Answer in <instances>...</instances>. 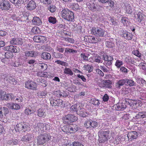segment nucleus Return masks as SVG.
Returning a JSON list of instances; mask_svg holds the SVG:
<instances>
[{"instance_id": "1", "label": "nucleus", "mask_w": 146, "mask_h": 146, "mask_svg": "<svg viewBox=\"0 0 146 146\" xmlns=\"http://www.w3.org/2000/svg\"><path fill=\"white\" fill-rule=\"evenodd\" d=\"M91 33L96 36L99 37H104L106 35L107 33L105 30L99 27H93L91 31Z\"/></svg>"}, {"instance_id": "2", "label": "nucleus", "mask_w": 146, "mask_h": 146, "mask_svg": "<svg viewBox=\"0 0 146 146\" xmlns=\"http://www.w3.org/2000/svg\"><path fill=\"white\" fill-rule=\"evenodd\" d=\"M109 131H100L98 132L99 140L100 142H103L106 141L108 137Z\"/></svg>"}, {"instance_id": "3", "label": "nucleus", "mask_w": 146, "mask_h": 146, "mask_svg": "<svg viewBox=\"0 0 146 146\" xmlns=\"http://www.w3.org/2000/svg\"><path fill=\"white\" fill-rule=\"evenodd\" d=\"M63 119L65 123H70L77 121L78 118L74 115L70 114L64 116Z\"/></svg>"}, {"instance_id": "4", "label": "nucleus", "mask_w": 146, "mask_h": 146, "mask_svg": "<svg viewBox=\"0 0 146 146\" xmlns=\"http://www.w3.org/2000/svg\"><path fill=\"white\" fill-rule=\"evenodd\" d=\"M49 139L47 135L46 134H42L37 138V143L38 145H43Z\"/></svg>"}, {"instance_id": "5", "label": "nucleus", "mask_w": 146, "mask_h": 146, "mask_svg": "<svg viewBox=\"0 0 146 146\" xmlns=\"http://www.w3.org/2000/svg\"><path fill=\"white\" fill-rule=\"evenodd\" d=\"M27 125L25 123L22 122L17 124L15 127V129L16 131L25 132L27 130Z\"/></svg>"}, {"instance_id": "6", "label": "nucleus", "mask_w": 146, "mask_h": 146, "mask_svg": "<svg viewBox=\"0 0 146 146\" xmlns=\"http://www.w3.org/2000/svg\"><path fill=\"white\" fill-rule=\"evenodd\" d=\"M50 104L52 106L62 107L63 101L61 100H55L52 97L50 99Z\"/></svg>"}, {"instance_id": "7", "label": "nucleus", "mask_w": 146, "mask_h": 146, "mask_svg": "<svg viewBox=\"0 0 146 146\" xmlns=\"http://www.w3.org/2000/svg\"><path fill=\"white\" fill-rule=\"evenodd\" d=\"M11 5L9 1L6 0H2L0 1V8L2 9L7 11L10 8Z\"/></svg>"}, {"instance_id": "8", "label": "nucleus", "mask_w": 146, "mask_h": 146, "mask_svg": "<svg viewBox=\"0 0 146 146\" xmlns=\"http://www.w3.org/2000/svg\"><path fill=\"white\" fill-rule=\"evenodd\" d=\"M26 88L33 90L37 89V84L34 82L28 81L26 82L25 84Z\"/></svg>"}, {"instance_id": "9", "label": "nucleus", "mask_w": 146, "mask_h": 146, "mask_svg": "<svg viewBox=\"0 0 146 146\" xmlns=\"http://www.w3.org/2000/svg\"><path fill=\"white\" fill-rule=\"evenodd\" d=\"M88 8L92 11H98L99 9V5H98L96 3L94 2H90L87 5Z\"/></svg>"}, {"instance_id": "10", "label": "nucleus", "mask_w": 146, "mask_h": 146, "mask_svg": "<svg viewBox=\"0 0 146 146\" xmlns=\"http://www.w3.org/2000/svg\"><path fill=\"white\" fill-rule=\"evenodd\" d=\"M33 40L34 41L37 42L44 43L46 41V38L42 36H34Z\"/></svg>"}, {"instance_id": "11", "label": "nucleus", "mask_w": 146, "mask_h": 146, "mask_svg": "<svg viewBox=\"0 0 146 146\" xmlns=\"http://www.w3.org/2000/svg\"><path fill=\"white\" fill-rule=\"evenodd\" d=\"M34 136L33 134L28 133L26 135H24L21 138L22 141L27 142L33 139Z\"/></svg>"}, {"instance_id": "12", "label": "nucleus", "mask_w": 146, "mask_h": 146, "mask_svg": "<svg viewBox=\"0 0 146 146\" xmlns=\"http://www.w3.org/2000/svg\"><path fill=\"white\" fill-rule=\"evenodd\" d=\"M4 80L5 81H6L7 83H9L13 85H15L17 83V81L10 76L6 77L4 78Z\"/></svg>"}, {"instance_id": "13", "label": "nucleus", "mask_w": 146, "mask_h": 146, "mask_svg": "<svg viewBox=\"0 0 146 146\" xmlns=\"http://www.w3.org/2000/svg\"><path fill=\"white\" fill-rule=\"evenodd\" d=\"M9 108L12 110H18L20 108V106L17 104L14 103H8L6 105Z\"/></svg>"}, {"instance_id": "14", "label": "nucleus", "mask_w": 146, "mask_h": 146, "mask_svg": "<svg viewBox=\"0 0 146 146\" xmlns=\"http://www.w3.org/2000/svg\"><path fill=\"white\" fill-rule=\"evenodd\" d=\"M65 20L69 21L74 22V16L73 12L71 11L70 13L66 15L64 19Z\"/></svg>"}, {"instance_id": "15", "label": "nucleus", "mask_w": 146, "mask_h": 146, "mask_svg": "<svg viewBox=\"0 0 146 146\" xmlns=\"http://www.w3.org/2000/svg\"><path fill=\"white\" fill-rule=\"evenodd\" d=\"M36 7V4L33 1H31L28 4L27 8L28 10H32L35 9Z\"/></svg>"}, {"instance_id": "16", "label": "nucleus", "mask_w": 146, "mask_h": 146, "mask_svg": "<svg viewBox=\"0 0 146 146\" xmlns=\"http://www.w3.org/2000/svg\"><path fill=\"white\" fill-rule=\"evenodd\" d=\"M137 133L135 131L129 132L127 135L128 138L131 139L136 138L137 137Z\"/></svg>"}, {"instance_id": "17", "label": "nucleus", "mask_w": 146, "mask_h": 146, "mask_svg": "<svg viewBox=\"0 0 146 146\" xmlns=\"http://www.w3.org/2000/svg\"><path fill=\"white\" fill-rule=\"evenodd\" d=\"M25 53L26 56H31L33 57H36L38 54V52L33 51H26L25 52Z\"/></svg>"}, {"instance_id": "18", "label": "nucleus", "mask_w": 146, "mask_h": 146, "mask_svg": "<svg viewBox=\"0 0 146 146\" xmlns=\"http://www.w3.org/2000/svg\"><path fill=\"white\" fill-rule=\"evenodd\" d=\"M133 5L131 4L125 3V9L126 12L129 14H131L132 12Z\"/></svg>"}, {"instance_id": "19", "label": "nucleus", "mask_w": 146, "mask_h": 146, "mask_svg": "<svg viewBox=\"0 0 146 146\" xmlns=\"http://www.w3.org/2000/svg\"><path fill=\"white\" fill-rule=\"evenodd\" d=\"M32 22L33 24L35 25H40L42 23L40 18L37 17H34L32 20Z\"/></svg>"}, {"instance_id": "20", "label": "nucleus", "mask_w": 146, "mask_h": 146, "mask_svg": "<svg viewBox=\"0 0 146 146\" xmlns=\"http://www.w3.org/2000/svg\"><path fill=\"white\" fill-rule=\"evenodd\" d=\"M122 36L125 39L128 40H131L133 37L131 33L127 32H124L122 35Z\"/></svg>"}, {"instance_id": "21", "label": "nucleus", "mask_w": 146, "mask_h": 146, "mask_svg": "<svg viewBox=\"0 0 146 146\" xmlns=\"http://www.w3.org/2000/svg\"><path fill=\"white\" fill-rule=\"evenodd\" d=\"M69 126L70 133H74L77 131L78 129V127L77 125L75 124H71Z\"/></svg>"}, {"instance_id": "22", "label": "nucleus", "mask_w": 146, "mask_h": 146, "mask_svg": "<svg viewBox=\"0 0 146 146\" xmlns=\"http://www.w3.org/2000/svg\"><path fill=\"white\" fill-rule=\"evenodd\" d=\"M101 39L100 38L96 36L95 37L94 36H91L89 38V41L91 43H96L100 41Z\"/></svg>"}, {"instance_id": "23", "label": "nucleus", "mask_w": 146, "mask_h": 146, "mask_svg": "<svg viewBox=\"0 0 146 146\" xmlns=\"http://www.w3.org/2000/svg\"><path fill=\"white\" fill-rule=\"evenodd\" d=\"M125 79H123L119 80L115 84V87L118 89L121 88V86H123L126 83Z\"/></svg>"}, {"instance_id": "24", "label": "nucleus", "mask_w": 146, "mask_h": 146, "mask_svg": "<svg viewBox=\"0 0 146 146\" xmlns=\"http://www.w3.org/2000/svg\"><path fill=\"white\" fill-rule=\"evenodd\" d=\"M145 17L141 12H139L138 13L135 15V17L137 18V21L139 23H140L144 19Z\"/></svg>"}, {"instance_id": "25", "label": "nucleus", "mask_w": 146, "mask_h": 146, "mask_svg": "<svg viewBox=\"0 0 146 146\" xmlns=\"http://www.w3.org/2000/svg\"><path fill=\"white\" fill-rule=\"evenodd\" d=\"M13 97V94H5L4 95L3 94L2 95V96H1V98L2 99L6 100H8L10 99H11L12 100H13L14 99Z\"/></svg>"}, {"instance_id": "26", "label": "nucleus", "mask_w": 146, "mask_h": 146, "mask_svg": "<svg viewBox=\"0 0 146 146\" xmlns=\"http://www.w3.org/2000/svg\"><path fill=\"white\" fill-rule=\"evenodd\" d=\"M116 107L118 110H123L126 107L125 103H118L116 105Z\"/></svg>"}, {"instance_id": "27", "label": "nucleus", "mask_w": 146, "mask_h": 146, "mask_svg": "<svg viewBox=\"0 0 146 146\" xmlns=\"http://www.w3.org/2000/svg\"><path fill=\"white\" fill-rule=\"evenodd\" d=\"M136 119L146 118V111H143L139 112L135 116Z\"/></svg>"}, {"instance_id": "28", "label": "nucleus", "mask_w": 146, "mask_h": 146, "mask_svg": "<svg viewBox=\"0 0 146 146\" xmlns=\"http://www.w3.org/2000/svg\"><path fill=\"white\" fill-rule=\"evenodd\" d=\"M10 43L11 44H21L22 42L19 39L13 38L10 41Z\"/></svg>"}, {"instance_id": "29", "label": "nucleus", "mask_w": 146, "mask_h": 146, "mask_svg": "<svg viewBox=\"0 0 146 146\" xmlns=\"http://www.w3.org/2000/svg\"><path fill=\"white\" fill-rule=\"evenodd\" d=\"M38 115L40 117H44L46 115V113L44 109L40 108L38 111Z\"/></svg>"}, {"instance_id": "30", "label": "nucleus", "mask_w": 146, "mask_h": 146, "mask_svg": "<svg viewBox=\"0 0 146 146\" xmlns=\"http://www.w3.org/2000/svg\"><path fill=\"white\" fill-rule=\"evenodd\" d=\"M125 80L126 83L130 87L135 86L136 85L135 82L131 79H126Z\"/></svg>"}, {"instance_id": "31", "label": "nucleus", "mask_w": 146, "mask_h": 146, "mask_svg": "<svg viewBox=\"0 0 146 146\" xmlns=\"http://www.w3.org/2000/svg\"><path fill=\"white\" fill-rule=\"evenodd\" d=\"M0 108L1 113L2 115V117L4 116H6L9 112L8 108L5 107H1Z\"/></svg>"}, {"instance_id": "32", "label": "nucleus", "mask_w": 146, "mask_h": 146, "mask_svg": "<svg viewBox=\"0 0 146 146\" xmlns=\"http://www.w3.org/2000/svg\"><path fill=\"white\" fill-rule=\"evenodd\" d=\"M71 11L67 9H63L61 13L62 17L63 19H64L66 15L68 14V13H70Z\"/></svg>"}, {"instance_id": "33", "label": "nucleus", "mask_w": 146, "mask_h": 146, "mask_svg": "<svg viewBox=\"0 0 146 146\" xmlns=\"http://www.w3.org/2000/svg\"><path fill=\"white\" fill-rule=\"evenodd\" d=\"M41 57L44 60H48L51 58V56L49 53L44 52L42 53Z\"/></svg>"}, {"instance_id": "34", "label": "nucleus", "mask_w": 146, "mask_h": 146, "mask_svg": "<svg viewBox=\"0 0 146 146\" xmlns=\"http://www.w3.org/2000/svg\"><path fill=\"white\" fill-rule=\"evenodd\" d=\"M76 113L79 115L81 116L84 117H86V113L85 112V110L84 108L81 109L80 110H77L76 111Z\"/></svg>"}, {"instance_id": "35", "label": "nucleus", "mask_w": 146, "mask_h": 146, "mask_svg": "<svg viewBox=\"0 0 146 146\" xmlns=\"http://www.w3.org/2000/svg\"><path fill=\"white\" fill-rule=\"evenodd\" d=\"M64 73L66 75H69L71 76H72L73 74L72 70L67 67H66L64 69Z\"/></svg>"}, {"instance_id": "36", "label": "nucleus", "mask_w": 146, "mask_h": 146, "mask_svg": "<svg viewBox=\"0 0 146 146\" xmlns=\"http://www.w3.org/2000/svg\"><path fill=\"white\" fill-rule=\"evenodd\" d=\"M66 146H84L80 142H74L72 144L68 143Z\"/></svg>"}, {"instance_id": "37", "label": "nucleus", "mask_w": 146, "mask_h": 146, "mask_svg": "<svg viewBox=\"0 0 146 146\" xmlns=\"http://www.w3.org/2000/svg\"><path fill=\"white\" fill-rule=\"evenodd\" d=\"M121 23L124 25L127 26V24H129L128 19L126 17H122L121 18Z\"/></svg>"}, {"instance_id": "38", "label": "nucleus", "mask_w": 146, "mask_h": 146, "mask_svg": "<svg viewBox=\"0 0 146 146\" xmlns=\"http://www.w3.org/2000/svg\"><path fill=\"white\" fill-rule=\"evenodd\" d=\"M31 32L34 34H38L40 32V29L36 27H35L33 28L31 30Z\"/></svg>"}, {"instance_id": "39", "label": "nucleus", "mask_w": 146, "mask_h": 146, "mask_svg": "<svg viewBox=\"0 0 146 146\" xmlns=\"http://www.w3.org/2000/svg\"><path fill=\"white\" fill-rule=\"evenodd\" d=\"M103 59L105 61H112L113 58L112 56H110L107 55L106 54L104 55L103 56Z\"/></svg>"}, {"instance_id": "40", "label": "nucleus", "mask_w": 146, "mask_h": 146, "mask_svg": "<svg viewBox=\"0 0 146 146\" xmlns=\"http://www.w3.org/2000/svg\"><path fill=\"white\" fill-rule=\"evenodd\" d=\"M47 92L45 91H42L41 92H40L37 93V96L39 98H41L43 96H45L47 95Z\"/></svg>"}, {"instance_id": "41", "label": "nucleus", "mask_w": 146, "mask_h": 146, "mask_svg": "<svg viewBox=\"0 0 146 146\" xmlns=\"http://www.w3.org/2000/svg\"><path fill=\"white\" fill-rule=\"evenodd\" d=\"M123 62L120 60H116L115 65L118 68H119L123 64Z\"/></svg>"}, {"instance_id": "42", "label": "nucleus", "mask_w": 146, "mask_h": 146, "mask_svg": "<svg viewBox=\"0 0 146 146\" xmlns=\"http://www.w3.org/2000/svg\"><path fill=\"white\" fill-rule=\"evenodd\" d=\"M33 110L31 108H26L25 110V113L27 115H29L33 113Z\"/></svg>"}, {"instance_id": "43", "label": "nucleus", "mask_w": 146, "mask_h": 146, "mask_svg": "<svg viewBox=\"0 0 146 146\" xmlns=\"http://www.w3.org/2000/svg\"><path fill=\"white\" fill-rule=\"evenodd\" d=\"M38 67L41 69L43 70H45L47 68L46 64L44 63H39L38 64Z\"/></svg>"}, {"instance_id": "44", "label": "nucleus", "mask_w": 146, "mask_h": 146, "mask_svg": "<svg viewBox=\"0 0 146 146\" xmlns=\"http://www.w3.org/2000/svg\"><path fill=\"white\" fill-rule=\"evenodd\" d=\"M91 102L94 105L99 106L100 104V102L98 100L94 98L92 99Z\"/></svg>"}, {"instance_id": "45", "label": "nucleus", "mask_w": 146, "mask_h": 146, "mask_svg": "<svg viewBox=\"0 0 146 146\" xmlns=\"http://www.w3.org/2000/svg\"><path fill=\"white\" fill-rule=\"evenodd\" d=\"M48 9L49 11L52 13L54 12L56 9L55 6L53 5H49L48 6Z\"/></svg>"}, {"instance_id": "46", "label": "nucleus", "mask_w": 146, "mask_h": 146, "mask_svg": "<svg viewBox=\"0 0 146 146\" xmlns=\"http://www.w3.org/2000/svg\"><path fill=\"white\" fill-rule=\"evenodd\" d=\"M48 21L52 24H54L56 22V20L55 17H50L48 18Z\"/></svg>"}, {"instance_id": "47", "label": "nucleus", "mask_w": 146, "mask_h": 146, "mask_svg": "<svg viewBox=\"0 0 146 146\" xmlns=\"http://www.w3.org/2000/svg\"><path fill=\"white\" fill-rule=\"evenodd\" d=\"M17 47L16 46L13 45H10V52H17V50L16 48Z\"/></svg>"}, {"instance_id": "48", "label": "nucleus", "mask_w": 146, "mask_h": 146, "mask_svg": "<svg viewBox=\"0 0 146 146\" xmlns=\"http://www.w3.org/2000/svg\"><path fill=\"white\" fill-rule=\"evenodd\" d=\"M121 137L120 136H117L114 141V143L116 145L118 144L121 141Z\"/></svg>"}, {"instance_id": "49", "label": "nucleus", "mask_w": 146, "mask_h": 146, "mask_svg": "<svg viewBox=\"0 0 146 146\" xmlns=\"http://www.w3.org/2000/svg\"><path fill=\"white\" fill-rule=\"evenodd\" d=\"M5 58L7 59L11 58L13 56V53L11 52H7L5 53Z\"/></svg>"}, {"instance_id": "50", "label": "nucleus", "mask_w": 146, "mask_h": 146, "mask_svg": "<svg viewBox=\"0 0 146 146\" xmlns=\"http://www.w3.org/2000/svg\"><path fill=\"white\" fill-rule=\"evenodd\" d=\"M84 69L88 71L89 72H91L92 70L91 66L88 64L84 65Z\"/></svg>"}, {"instance_id": "51", "label": "nucleus", "mask_w": 146, "mask_h": 146, "mask_svg": "<svg viewBox=\"0 0 146 146\" xmlns=\"http://www.w3.org/2000/svg\"><path fill=\"white\" fill-rule=\"evenodd\" d=\"M10 2L15 6H19L20 4V0H9Z\"/></svg>"}, {"instance_id": "52", "label": "nucleus", "mask_w": 146, "mask_h": 146, "mask_svg": "<svg viewBox=\"0 0 146 146\" xmlns=\"http://www.w3.org/2000/svg\"><path fill=\"white\" fill-rule=\"evenodd\" d=\"M98 125L97 123L95 121H91L90 128L96 127Z\"/></svg>"}, {"instance_id": "53", "label": "nucleus", "mask_w": 146, "mask_h": 146, "mask_svg": "<svg viewBox=\"0 0 146 146\" xmlns=\"http://www.w3.org/2000/svg\"><path fill=\"white\" fill-rule=\"evenodd\" d=\"M69 126L65 125L62 128V130L63 131L65 132H69Z\"/></svg>"}, {"instance_id": "54", "label": "nucleus", "mask_w": 146, "mask_h": 146, "mask_svg": "<svg viewBox=\"0 0 146 146\" xmlns=\"http://www.w3.org/2000/svg\"><path fill=\"white\" fill-rule=\"evenodd\" d=\"M91 121H87L84 123L85 126L87 128H90Z\"/></svg>"}, {"instance_id": "55", "label": "nucleus", "mask_w": 146, "mask_h": 146, "mask_svg": "<svg viewBox=\"0 0 146 146\" xmlns=\"http://www.w3.org/2000/svg\"><path fill=\"white\" fill-rule=\"evenodd\" d=\"M139 66L143 70H146V63L141 62Z\"/></svg>"}, {"instance_id": "56", "label": "nucleus", "mask_w": 146, "mask_h": 146, "mask_svg": "<svg viewBox=\"0 0 146 146\" xmlns=\"http://www.w3.org/2000/svg\"><path fill=\"white\" fill-rule=\"evenodd\" d=\"M80 56L81 58H82L84 60L86 61L88 60V56L87 55H86L85 53H81L80 54Z\"/></svg>"}, {"instance_id": "57", "label": "nucleus", "mask_w": 146, "mask_h": 146, "mask_svg": "<svg viewBox=\"0 0 146 146\" xmlns=\"http://www.w3.org/2000/svg\"><path fill=\"white\" fill-rule=\"evenodd\" d=\"M55 63H57V64L61 65L62 66H65L66 65V63L64 61H61L60 60H57L55 61Z\"/></svg>"}, {"instance_id": "58", "label": "nucleus", "mask_w": 146, "mask_h": 146, "mask_svg": "<svg viewBox=\"0 0 146 146\" xmlns=\"http://www.w3.org/2000/svg\"><path fill=\"white\" fill-rule=\"evenodd\" d=\"M77 76L78 77L81 79L83 82H86V79L83 75H80V74H78L77 75Z\"/></svg>"}, {"instance_id": "59", "label": "nucleus", "mask_w": 146, "mask_h": 146, "mask_svg": "<svg viewBox=\"0 0 146 146\" xmlns=\"http://www.w3.org/2000/svg\"><path fill=\"white\" fill-rule=\"evenodd\" d=\"M54 94L55 95L58 97H61V91L60 90L56 91H54Z\"/></svg>"}, {"instance_id": "60", "label": "nucleus", "mask_w": 146, "mask_h": 146, "mask_svg": "<svg viewBox=\"0 0 146 146\" xmlns=\"http://www.w3.org/2000/svg\"><path fill=\"white\" fill-rule=\"evenodd\" d=\"M77 104H75L74 105H73L70 108V110L71 111H76L77 110Z\"/></svg>"}, {"instance_id": "61", "label": "nucleus", "mask_w": 146, "mask_h": 146, "mask_svg": "<svg viewBox=\"0 0 146 146\" xmlns=\"http://www.w3.org/2000/svg\"><path fill=\"white\" fill-rule=\"evenodd\" d=\"M103 101L104 102H107L109 99V97L107 94H105L103 98Z\"/></svg>"}, {"instance_id": "62", "label": "nucleus", "mask_w": 146, "mask_h": 146, "mask_svg": "<svg viewBox=\"0 0 146 146\" xmlns=\"http://www.w3.org/2000/svg\"><path fill=\"white\" fill-rule=\"evenodd\" d=\"M132 53L133 54L138 57H139L141 56V54L139 52V51L137 50H134L132 52Z\"/></svg>"}, {"instance_id": "63", "label": "nucleus", "mask_w": 146, "mask_h": 146, "mask_svg": "<svg viewBox=\"0 0 146 146\" xmlns=\"http://www.w3.org/2000/svg\"><path fill=\"white\" fill-rule=\"evenodd\" d=\"M41 2L45 4H50L51 1L50 0H40Z\"/></svg>"}, {"instance_id": "64", "label": "nucleus", "mask_w": 146, "mask_h": 146, "mask_svg": "<svg viewBox=\"0 0 146 146\" xmlns=\"http://www.w3.org/2000/svg\"><path fill=\"white\" fill-rule=\"evenodd\" d=\"M55 50L56 51L61 53L63 52L64 51V48H60L58 46H57L55 48Z\"/></svg>"}]
</instances>
